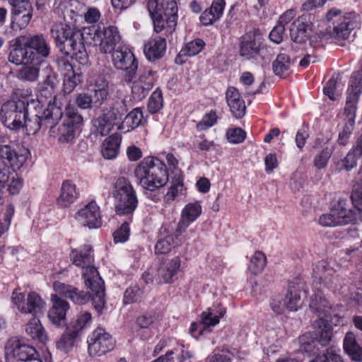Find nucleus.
<instances>
[{"mask_svg": "<svg viewBox=\"0 0 362 362\" xmlns=\"http://www.w3.org/2000/svg\"><path fill=\"white\" fill-rule=\"evenodd\" d=\"M39 76V69L36 66H24L18 71V77L21 80L35 81Z\"/></svg>", "mask_w": 362, "mask_h": 362, "instance_id": "51", "label": "nucleus"}, {"mask_svg": "<svg viewBox=\"0 0 362 362\" xmlns=\"http://www.w3.org/2000/svg\"><path fill=\"white\" fill-rule=\"evenodd\" d=\"M25 332L30 339L35 341L45 344L48 339L40 320L36 317L33 318L27 323Z\"/></svg>", "mask_w": 362, "mask_h": 362, "instance_id": "31", "label": "nucleus"}, {"mask_svg": "<svg viewBox=\"0 0 362 362\" xmlns=\"http://www.w3.org/2000/svg\"><path fill=\"white\" fill-rule=\"evenodd\" d=\"M335 214L332 210L330 209L329 213L322 214L319 218V223L324 227H334L339 226Z\"/></svg>", "mask_w": 362, "mask_h": 362, "instance_id": "61", "label": "nucleus"}, {"mask_svg": "<svg viewBox=\"0 0 362 362\" xmlns=\"http://www.w3.org/2000/svg\"><path fill=\"white\" fill-rule=\"evenodd\" d=\"M332 153V149L329 148H325L322 150V151L317 155L314 158V165L317 169H321L325 168L327 163L329 159L330 158Z\"/></svg>", "mask_w": 362, "mask_h": 362, "instance_id": "57", "label": "nucleus"}, {"mask_svg": "<svg viewBox=\"0 0 362 362\" xmlns=\"http://www.w3.org/2000/svg\"><path fill=\"white\" fill-rule=\"evenodd\" d=\"M78 335L76 332L71 329L64 334L57 342V347L64 352H67L74 346L76 339Z\"/></svg>", "mask_w": 362, "mask_h": 362, "instance_id": "43", "label": "nucleus"}, {"mask_svg": "<svg viewBox=\"0 0 362 362\" xmlns=\"http://www.w3.org/2000/svg\"><path fill=\"white\" fill-rule=\"evenodd\" d=\"M12 301L21 313H30L33 316L42 313L45 305L44 300L37 293L30 292L25 297L19 289L13 291Z\"/></svg>", "mask_w": 362, "mask_h": 362, "instance_id": "13", "label": "nucleus"}, {"mask_svg": "<svg viewBox=\"0 0 362 362\" xmlns=\"http://www.w3.org/2000/svg\"><path fill=\"white\" fill-rule=\"evenodd\" d=\"M52 37L56 43L62 45L67 43V45H92V42L86 37L89 33L86 30L83 32H74L71 28L64 23H57L51 29Z\"/></svg>", "mask_w": 362, "mask_h": 362, "instance_id": "11", "label": "nucleus"}, {"mask_svg": "<svg viewBox=\"0 0 362 362\" xmlns=\"http://www.w3.org/2000/svg\"><path fill=\"white\" fill-rule=\"evenodd\" d=\"M337 78L332 76L323 88V93L331 100H336Z\"/></svg>", "mask_w": 362, "mask_h": 362, "instance_id": "64", "label": "nucleus"}, {"mask_svg": "<svg viewBox=\"0 0 362 362\" xmlns=\"http://www.w3.org/2000/svg\"><path fill=\"white\" fill-rule=\"evenodd\" d=\"M315 273L319 276L322 283L333 288H337V285L334 282L335 278L333 277L335 272L326 262L321 261L317 264Z\"/></svg>", "mask_w": 362, "mask_h": 362, "instance_id": "33", "label": "nucleus"}, {"mask_svg": "<svg viewBox=\"0 0 362 362\" xmlns=\"http://www.w3.org/2000/svg\"><path fill=\"white\" fill-rule=\"evenodd\" d=\"M147 9L156 33L171 35L175 31L177 21L175 0H148Z\"/></svg>", "mask_w": 362, "mask_h": 362, "instance_id": "4", "label": "nucleus"}, {"mask_svg": "<svg viewBox=\"0 0 362 362\" xmlns=\"http://www.w3.org/2000/svg\"><path fill=\"white\" fill-rule=\"evenodd\" d=\"M358 100V96L346 94V105L344 110V113L346 115V118L344 119L345 121L355 122L357 103Z\"/></svg>", "mask_w": 362, "mask_h": 362, "instance_id": "39", "label": "nucleus"}, {"mask_svg": "<svg viewBox=\"0 0 362 362\" xmlns=\"http://www.w3.org/2000/svg\"><path fill=\"white\" fill-rule=\"evenodd\" d=\"M351 199L354 207L357 209L358 218L362 221V179L358 185L354 189Z\"/></svg>", "mask_w": 362, "mask_h": 362, "instance_id": "52", "label": "nucleus"}, {"mask_svg": "<svg viewBox=\"0 0 362 362\" xmlns=\"http://www.w3.org/2000/svg\"><path fill=\"white\" fill-rule=\"evenodd\" d=\"M327 304V301L320 296H315L310 300V308L318 315L319 318L313 325L317 331L312 333L317 354L310 362H341L339 351L332 346H329L333 338V328L327 319L329 311Z\"/></svg>", "mask_w": 362, "mask_h": 362, "instance_id": "2", "label": "nucleus"}, {"mask_svg": "<svg viewBox=\"0 0 362 362\" xmlns=\"http://www.w3.org/2000/svg\"><path fill=\"white\" fill-rule=\"evenodd\" d=\"M150 88L139 83L136 81L133 83L132 92L134 100H141L147 96L150 91Z\"/></svg>", "mask_w": 362, "mask_h": 362, "instance_id": "62", "label": "nucleus"}, {"mask_svg": "<svg viewBox=\"0 0 362 362\" xmlns=\"http://www.w3.org/2000/svg\"><path fill=\"white\" fill-rule=\"evenodd\" d=\"M90 97L93 108H99L107 100L109 95V90L106 89L94 88L88 93Z\"/></svg>", "mask_w": 362, "mask_h": 362, "instance_id": "44", "label": "nucleus"}, {"mask_svg": "<svg viewBox=\"0 0 362 362\" xmlns=\"http://www.w3.org/2000/svg\"><path fill=\"white\" fill-rule=\"evenodd\" d=\"M344 349L352 360L357 362L362 361V348L358 344L356 336L352 332L346 334L344 339Z\"/></svg>", "mask_w": 362, "mask_h": 362, "instance_id": "30", "label": "nucleus"}, {"mask_svg": "<svg viewBox=\"0 0 362 362\" xmlns=\"http://www.w3.org/2000/svg\"><path fill=\"white\" fill-rule=\"evenodd\" d=\"M262 33L258 30L246 33L242 37L240 45H261L264 42Z\"/></svg>", "mask_w": 362, "mask_h": 362, "instance_id": "45", "label": "nucleus"}, {"mask_svg": "<svg viewBox=\"0 0 362 362\" xmlns=\"http://www.w3.org/2000/svg\"><path fill=\"white\" fill-rule=\"evenodd\" d=\"M180 267V258L176 257L170 262L163 263L158 269L157 274L155 278L158 284L170 283L173 281L177 270Z\"/></svg>", "mask_w": 362, "mask_h": 362, "instance_id": "21", "label": "nucleus"}, {"mask_svg": "<svg viewBox=\"0 0 362 362\" xmlns=\"http://www.w3.org/2000/svg\"><path fill=\"white\" fill-rule=\"evenodd\" d=\"M129 236V226L127 222H124L121 226L113 233L115 243H124Z\"/></svg>", "mask_w": 362, "mask_h": 362, "instance_id": "58", "label": "nucleus"}, {"mask_svg": "<svg viewBox=\"0 0 362 362\" xmlns=\"http://www.w3.org/2000/svg\"><path fill=\"white\" fill-rule=\"evenodd\" d=\"M14 45H47L42 34H29L16 39Z\"/></svg>", "mask_w": 362, "mask_h": 362, "instance_id": "41", "label": "nucleus"}, {"mask_svg": "<svg viewBox=\"0 0 362 362\" xmlns=\"http://www.w3.org/2000/svg\"><path fill=\"white\" fill-rule=\"evenodd\" d=\"M103 36L100 45H117L122 42V35L115 26L105 28L103 30Z\"/></svg>", "mask_w": 362, "mask_h": 362, "instance_id": "37", "label": "nucleus"}, {"mask_svg": "<svg viewBox=\"0 0 362 362\" xmlns=\"http://www.w3.org/2000/svg\"><path fill=\"white\" fill-rule=\"evenodd\" d=\"M100 52L110 54L112 63L118 69L125 70V80L132 81L136 76L138 62L127 47H99Z\"/></svg>", "mask_w": 362, "mask_h": 362, "instance_id": "7", "label": "nucleus"}, {"mask_svg": "<svg viewBox=\"0 0 362 362\" xmlns=\"http://www.w3.org/2000/svg\"><path fill=\"white\" fill-rule=\"evenodd\" d=\"M71 259L76 266L83 269L82 275L86 286L92 293L79 291L76 287L60 281L54 282L53 288L56 293L51 295L52 306L47 316L49 321L57 327H64L66 325V313L70 308L69 303L59 296L69 298L78 305L86 303L91 297L93 307L98 313H102L105 303L104 281L93 266L94 257L92 248L87 246L85 252L79 253L73 251Z\"/></svg>", "mask_w": 362, "mask_h": 362, "instance_id": "1", "label": "nucleus"}, {"mask_svg": "<svg viewBox=\"0 0 362 362\" xmlns=\"http://www.w3.org/2000/svg\"><path fill=\"white\" fill-rule=\"evenodd\" d=\"M38 354L33 346L21 344L17 339H11L5 346L6 361L14 358L17 362H27L37 356Z\"/></svg>", "mask_w": 362, "mask_h": 362, "instance_id": "16", "label": "nucleus"}, {"mask_svg": "<svg viewBox=\"0 0 362 362\" xmlns=\"http://www.w3.org/2000/svg\"><path fill=\"white\" fill-rule=\"evenodd\" d=\"M334 214L338 221L339 226L346 225L349 223L356 221L358 218L357 209L354 210L346 209V203L344 201L340 200L338 203L332 207Z\"/></svg>", "mask_w": 362, "mask_h": 362, "instance_id": "27", "label": "nucleus"}, {"mask_svg": "<svg viewBox=\"0 0 362 362\" xmlns=\"http://www.w3.org/2000/svg\"><path fill=\"white\" fill-rule=\"evenodd\" d=\"M223 315V313H221L218 316L214 313L211 308H208L202 313L200 323H192L189 329L190 334L194 337L197 338L202 334L205 328L217 325L219 322L221 316Z\"/></svg>", "mask_w": 362, "mask_h": 362, "instance_id": "19", "label": "nucleus"}, {"mask_svg": "<svg viewBox=\"0 0 362 362\" xmlns=\"http://www.w3.org/2000/svg\"><path fill=\"white\" fill-rule=\"evenodd\" d=\"M42 74L45 79L41 85L51 87V90L55 89L59 83V81L57 80V74L53 71L52 67L47 65L42 69Z\"/></svg>", "mask_w": 362, "mask_h": 362, "instance_id": "50", "label": "nucleus"}, {"mask_svg": "<svg viewBox=\"0 0 362 362\" xmlns=\"http://www.w3.org/2000/svg\"><path fill=\"white\" fill-rule=\"evenodd\" d=\"M124 112V107L119 104L103 107L101 114L93 120L95 132L103 136L108 135L115 126L121 123Z\"/></svg>", "mask_w": 362, "mask_h": 362, "instance_id": "9", "label": "nucleus"}, {"mask_svg": "<svg viewBox=\"0 0 362 362\" xmlns=\"http://www.w3.org/2000/svg\"><path fill=\"white\" fill-rule=\"evenodd\" d=\"M122 136L119 134L115 133L103 142L101 153L105 159H114L118 153L120 146Z\"/></svg>", "mask_w": 362, "mask_h": 362, "instance_id": "28", "label": "nucleus"}, {"mask_svg": "<svg viewBox=\"0 0 362 362\" xmlns=\"http://www.w3.org/2000/svg\"><path fill=\"white\" fill-rule=\"evenodd\" d=\"M49 54V47H16L9 54V61L16 65L34 63Z\"/></svg>", "mask_w": 362, "mask_h": 362, "instance_id": "14", "label": "nucleus"}, {"mask_svg": "<svg viewBox=\"0 0 362 362\" xmlns=\"http://www.w3.org/2000/svg\"><path fill=\"white\" fill-rule=\"evenodd\" d=\"M136 177L146 189L154 191L164 186L168 180L165 164L156 157L144 158L134 170Z\"/></svg>", "mask_w": 362, "mask_h": 362, "instance_id": "5", "label": "nucleus"}, {"mask_svg": "<svg viewBox=\"0 0 362 362\" xmlns=\"http://www.w3.org/2000/svg\"><path fill=\"white\" fill-rule=\"evenodd\" d=\"M163 105V94L159 88H157L151 95L148 103L149 112L154 114L158 112Z\"/></svg>", "mask_w": 362, "mask_h": 362, "instance_id": "46", "label": "nucleus"}, {"mask_svg": "<svg viewBox=\"0 0 362 362\" xmlns=\"http://www.w3.org/2000/svg\"><path fill=\"white\" fill-rule=\"evenodd\" d=\"M217 117L215 112H210L206 115L202 120L197 124V129L199 131H204L211 127L216 121Z\"/></svg>", "mask_w": 362, "mask_h": 362, "instance_id": "63", "label": "nucleus"}, {"mask_svg": "<svg viewBox=\"0 0 362 362\" xmlns=\"http://www.w3.org/2000/svg\"><path fill=\"white\" fill-rule=\"evenodd\" d=\"M77 197L78 192H76V185L71 181L66 180L62 184L57 203L63 207H67L76 199Z\"/></svg>", "mask_w": 362, "mask_h": 362, "instance_id": "32", "label": "nucleus"}, {"mask_svg": "<svg viewBox=\"0 0 362 362\" xmlns=\"http://www.w3.org/2000/svg\"><path fill=\"white\" fill-rule=\"evenodd\" d=\"M144 117L139 108H135L129 112L119 124L117 129L124 132H129L142 124Z\"/></svg>", "mask_w": 362, "mask_h": 362, "instance_id": "29", "label": "nucleus"}, {"mask_svg": "<svg viewBox=\"0 0 362 362\" xmlns=\"http://www.w3.org/2000/svg\"><path fill=\"white\" fill-rule=\"evenodd\" d=\"M362 156V134L358 136L356 144L354 146L346 156L338 163L340 170H351L357 165L358 160Z\"/></svg>", "mask_w": 362, "mask_h": 362, "instance_id": "25", "label": "nucleus"}, {"mask_svg": "<svg viewBox=\"0 0 362 362\" xmlns=\"http://www.w3.org/2000/svg\"><path fill=\"white\" fill-rule=\"evenodd\" d=\"M202 213L201 205L198 202L187 204L182 212V218L193 222Z\"/></svg>", "mask_w": 362, "mask_h": 362, "instance_id": "47", "label": "nucleus"}, {"mask_svg": "<svg viewBox=\"0 0 362 362\" xmlns=\"http://www.w3.org/2000/svg\"><path fill=\"white\" fill-rule=\"evenodd\" d=\"M113 197L115 199V211L118 215L132 214L136 208L138 199L130 182L119 177L115 184Z\"/></svg>", "mask_w": 362, "mask_h": 362, "instance_id": "8", "label": "nucleus"}, {"mask_svg": "<svg viewBox=\"0 0 362 362\" xmlns=\"http://www.w3.org/2000/svg\"><path fill=\"white\" fill-rule=\"evenodd\" d=\"M76 219L83 226L89 228H98L102 226V219L99 206L95 202H91L81 209L76 216Z\"/></svg>", "mask_w": 362, "mask_h": 362, "instance_id": "18", "label": "nucleus"}, {"mask_svg": "<svg viewBox=\"0 0 362 362\" xmlns=\"http://www.w3.org/2000/svg\"><path fill=\"white\" fill-rule=\"evenodd\" d=\"M172 230V228L168 225H164L160 228L159 234L161 238L158 240L155 246L156 254H167L174 245L179 243L175 239Z\"/></svg>", "mask_w": 362, "mask_h": 362, "instance_id": "22", "label": "nucleus"}, {"mask_svg": "<svg viewBox=\"0 0 362 362\" xmlns=\"http://www.w3.org/2000/svg\"><path fill=\"white\" fill-rule=\"evenodd\" d=\"M91 321V315L90 313L85 312L77 317L74 325H73L74 332H76L77 334L81 330H82L87 324L90 323Z\"/></svg>", "mask_w": 362, "mask_h": 362, "instance_id": "59", "label": "nucleus"}, {"mask_svg": "<svg viewBox=\"0 0 362 362\" xmlns=\"http://www.w3.org/2000/svg\"><path fill=\"white\" fill-rule=\"evenodd\" d=\"M284 300L286 308L291 311L297 310L303 303L301 291L294 286H289L288 292Z\"/></svg>", "mask_w": 362, "mask_h": 362, "instance_id": "35", "label": "nucleus"}, {"mask_svg": "<svg viewBox=\"0 0 362 362\" xmlns=\"http://www.w3.org/2000/svg\"><path fill=\"white\" fill-rule=\"evenodd\" d=\"M266 263L267 258L265 255L262 252L256 251L250 259L248 269L252 274H257L262 271L266 265Z\"/></svg>", "mask_w": 362, "mask_h": 362, "instance_id": "40", "label": "nucleus"}, {"mask_svg": "<svg viewBox=\"0 0 362 362\" xmlns=\"http://www.w3.org/2000/svg\"><path fill=\"white\" fill-rule=\"evenodd\" d=\"M354 124L355 122L345 121L343 129L338 136L337 143L339 145L345 146L347 144L349 139L354 131Z\"/></svg>", "mask_w": 362, "mask_h": 362, "instance_id": "55", "label": "nucleus"}, {"mask_svg": "<svg viewBox=\"0 0 362 362\" xmlns=\"http://www.w3.org/2000/svg\"><path fill=\"white\" fill-rule=\"evenodd\" d=\"M14 213L15 208L13 204H8L4 214L3 220L0 222V236L8 230Z\"/></svg>", "mask_w": 362, "mask_h": 362, "instance_id": "53", "label": "nucleus"}, {"mask_svg": "<svg viewBox=\"0 0 362 362\" xmlns=\"http://www.w3.org/2000/svg\"><path fill=\"white\" fill-rule=\"evenodd\" d=\"M308 27L309 24L306 16L302 15L296 19L292 23L290 28V35L292 41L298 44L305 43L308 37Z\"/></svg>", "mask_w": 362, "mask_h": 362, "instance_id": "23", "label": "nucleus"}, {"mask_svg": "<svg viewBox=\"0 0 362 362\" xmlns=\"http://www.w3.org/2000/svg\"><path fill=\"white\" fill-rule=\"evenodd\" d=\"M362 93V69L353 73L349 81L346 94L360 97Z\"/></svg>", "mask_w": 362, "mask_h": 362, "instance_id": "42", "label": "nucleus"}, {"mask_svg": "<svg viewBox=\"0 0 362 362\" xmlns=\"http://www.w3.org/2000/svg\"><path fill=\"white\" fill-rule=\"evenodd\" d=\"M23 121L28 134H35L40 129H49L50 136H55V127L58 125L63 115L62 108L58 102L57 96L53 97V101H49L47 107L44 110L29 112L28 110Z\"/></svg>", "mask_w": 362, "mask_h": 362, "instance_id": "3", "label": "nucleus"}, {"mask_svg": "<svg viewBox=\"0 0 362 362\" xmlns=\"http://www.w3.org/2000/svg\"><path fill=\"white\" fill-rule=\"evenodd\" d=\"M299 351L309 354H317V349L315 348L314 337L312 333H305L298 337Z\"/></svg>", "mask_w": 362, "mask_h": 362, "instance_id": "38", "label": "nucleus"}, {"mask_svg": "<svg viewBox=\"0 0 362 362\" xmlns=\"http://www.w3.org/2000/svg\"><path fill=\"white\" fill-rule=\"evenodd\" d=\"M155 74L156 73L150 68L144 67L142 70H140L139 77L136 81L147 88L151 89L156 81Z\"/></svg>", "mask_w": 362, "mask_h": 362, "instance_id": "48", "label": "nucleus"}, {"mask_svg": "<svg viewBox=\"0 0 362 362\" xmlns=\"http://www.w3.org/2000/svg\"><path fill=\"white\" fill-rule=\"evenodd\" d=\"M13 6V29H22L30 22L32 18V6L29 0H10Z\"/></svg>", "mask_w": 362, "mask_h": 362, "instance_id": "17", "label": "nucleus"}, {"mask_svg": "<svg viewBox=\"0 0 362 362\" xmlns=\"http://www.w3.org/2000/svg\"><path fill=\"white\" fill-rule=\"evenodd\" d=\"M60 51L81 64H85L88 62V56L86 47H61Z\"/></svg>", "mask_w": 362, "mask_h": 362, "instance_id": "36", "label": "nucleus"}, {"mask_svg": "<svg viewBox=\"0 0 362 362\" xmlns=\"http://www.w3.org/2000/svg\"><path fill=\"white\" fill-rule=\"evenodd\" d=\"M88 353L92 356H101L112 351L115 341L112 336L102 327L95 329L89 337Z\"/></svg>", "mask_w": 362, "mask_h": 362, "instance_id": "12", "label": "nucleus"}, {"mask_svg": "<svg viewBox=\"0 0 362 362\" xmlns=\"http://www.w3.org/2000/svg\"><path fill=\"white\" fill-rule=\"evenodd\" d=\"M227 137L230 143L239 144L245 140L246 133L241 128H235L228 131Z\"/></svg>", "mask_w": 362, "mask_h": 362, "instance_id": "60", "label": "nucleus"}, {"mask_svg": "<svg viewBox=\"0 0 362 362\" xmlns=\"http://www.w3.org/2000/svg\"><path fill=\"white\" fill-rule=\"evenodd\" d=\"M203 47H183L175 59L177 64H183L188 57H193L202 50Z\"/></svg>", "mask_w": 362, "mask_h": 362, "instance_id": "49", "label": "nucleus"}, {"mask_svg": "<svg viewBox=\"0 0 362 362\" xmlns=\"http://www.w3.org/2000/svg\"><path fill=\"white\" fill-rule=\"evenodd\" d=\"M293 62L294 61L291 60L288 54H279L272 63V69L274 74L280 77H285Z\"/></svg>", "mask_w": 362, "mask_h": 362, "instance_id": "34", "label": "nucleus"}, {"mask_svg": "<svg viewBox=\"0 0 362 362\" xmlns=\"http://www.w3.org/2000/svg\"><path fill=\"white\" fill-rule=\"evenodd\" d=\"M66 119L57 128L55 127V136L62 143L71 141L75 137L76 125L81 123L83 117L74 107H69L66 110Z\"/></svg>", "mask_w": 362, "mask_h": 362, "instance_id": "15", "label": "nucleus"}, {"mask_svg": "<svg viewBox=\"0 0 362 362\" xmlns=\"http://www.w3.org/2000/svg\"><path fill=\"white\" fill-rule=\"evenodd\" d=\"M0 160L8 165L5 161L7 160L11 167L14 170H17L23 165L26 158L24 155L18 153L11 146L6 144L0 149Z\"/></svg>", "mask_w": 362, "mask_h": 362, "instance_id": "24", "label": "nucleus"}, {"mask_svg": "<svg viewBox=\"0 0 362 362\" xmlns=\"http://www.w3.org/2000/svg\"><path fill=\"white\" fill-rule=\"evenodd\" d=\"M142 294L143 291L137 286L128 288L124 294V303L137 302L141 298Z\"/></svg>", "mask_w": 362, "mask_h": 362, "instance_id": "56", "label": "nucleus"}, {"mask_svg": "<svg viewBox=\"0 0 362 362\" xmlns=\"http://www.w3.org/2000/svg\"><path fill=\"white\" fill-rule=\"evenodd\" d=\"M226 99L230 110L235 117L242 118L245 115L246 106L245 101L235 87L228 88L226 93Z\"/></svg>", "mask_w": 362, "mask_h": 362, "instance_id": "20", "label": "nucleus"}, {"mask_svg": "<svg viewBox=\"0 0 362 362\" xmlns=\"http://www.w3.org/2000/svg\"><path fill=\"white\" fill-rule=\"evenodd\" d=\"M64 82H63V92L64 94L71 93L76 87V86L81 82V75L76 73L73 66L68 62H64Z\"/></svg>", "mask_w": 362, "mask_h": 362, "instance_id": "26", "label": "nucleus"}, {"mask_svg": "<svg viewBox=\"0 0 362 362\" xmlns=\"http://www.w3.org/2000/svg\"><path fill=\"white\" fill-rule=\"evenodd\" d=\"M27 105L23 100H9L4 103L1 110V119L7 128L18 130L23 127Z\"/></svg>", "mask_w": 362, "mask_h": 362, "instance_id": "10", "label": "nucleus"}, {"mask_svg": "<svg viewBox=\"0 0 362 362\" xmlns=\"http://www.w3.org/2000/svg\"><path fill=\"white\" fill-rule=\"evenodd\" d=\"M326 19L332 22L333 29L324 37L329 36L338 40L349 39L351 32L359 25L358 16L355 13H343L336 8L327 12Z\"/></svg>", "mask_w": 362, "mask_h": 362, "instance_id": "6", "label": "nucleus"}, {"mask_svg": "<svg viewBox=\"0 0 362 362\" xmlns=\"http://www.w3.org/2000/svg\"><path fill=\"white\" fill-rule=\"evenodd\" d=\"M166 47H144V52L146 58L153 62L160 59L165 53Z\"/></svg>", "mask_w": 362, "mask_h": 362, "instance_id": "54", "label": "nucleus"}]
</instances>
